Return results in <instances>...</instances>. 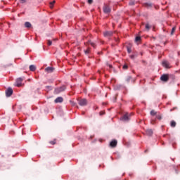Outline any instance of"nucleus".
Here are the masks:
<instances>
[{"label": "nucleus", "mask_w": 180, "mask_h": 180, "mask_svg": "<svg viewBox=\"0 0 180 180\" xmlns=\"http://www.w3.org/2000/svg\"><path fill=\"white\" fill-rule=\"evenodd\" d=\"M65 89H67V87H65V86L64 85L60 87H57L54 90V94L55 95H58V94H61V92H64Z\"/></svg>", "instance_id": "nucleus-1"}, {"label": "nucleus", "mask_w": 180, "mask_h": 180, "mask_svg": "<svg viewBox=\"0 0 180 180\" xmlns=\"http://www.w3.org/2000/svg\"><path fill=\"white\" fill-rule=\"evenodd\" d=\"M150 113V115L153 117L151 118V124H154V123H155V120L154 119V116H157V115L158 114V112L155 111V110H152Z\"/></svg>", "instance_id": "nucleus-2"}, {"label": "nucleus", "mask_w": 180, "mask_h": 180, "mask_svg": "<svg viewBox=\"0 0 180 180\" xmlns=\"http://www.w3.org/2000/svg\"><path fill=\"white\" fill-rule=\"evenodd\" d=\"M78 103L80 105V106H86L88 101L86 98L79 99Z\"/></svg>", "instance_id": "nucleus-3"}, {"label": "nucleus", "mask_w": 180, "mask_h": 180, "mask_svg": "<svg viewBox=\"0 0 180 180\" xmlns=\"http://www.w3.org/2000/svg\"><path fill=\"white\" fill-rule=\"evenodd\" d=\"M25 79L24 77H19L16 79L15 82V86H22V82H23V80Z\"/></svg>", "instance_id": "nucleus-4"}, {"label": "nucleus", "mask_w": 180, "mask_h": 180, "mask_svg": "<svg viewBox=\"0 0 180 180\" xmlns=\"http://www.w3.org/2000/svg\"><path fill=\"white\" fill-rule=\"evenodd\" d=\"M161 81H163V82H168L169 80V75H162L160 77Z\"/></svg>", "instance_id": "nucleus-5"}, {"label": "nucleus", "mask_w": 180, "mask_h": 180, "mask_svg": "<svg viewBox=\"0 0 180 180\" xmlns=\"http://www.w3.org/2000/svg\"><path fill=\"white\" fill-rule=\"evenodd\" d=\"M12 94H13V90L12 89V88H8L6 91V96H7V98H9V96H11Z\"/></svg>", "instance_id": "nucleus-6"}, {"label": "nucleus", "mask_w": 180, "mask_h": 180, "mask_svg": "<svg viewBox=\"0 0 180 180\" xmlns=\"http://www.w3.org/2000/svg\"><path fill=\"white\" fill-rule=\"evenodd\" d=\"M104 37H111V36H113V32L112 31H105L103 32Z\"/></svg>", "instance_id": "nucleus-7"}, {"label": "nucleus", "mask_w": 180, "mask_h": 180, "mask_svg": "<svg viewBox=\"0 0 180 180\" xmlns=\"http://www.w3.org/2000/svg\"><path fill=\"white\" fill-rule=\"evenodd\" d=\"M103 12L104 13H110V7L108 5H105L103 6Z\"/></svg>", "instance_id": "nucleus-8"}, {"label": "nucleus", "mask_w": 180, "mask_h": 180, "mask_svg": "<svg viewBox=\"0 0 180 180\" xmlns=\"http://www.w3.org/2000/svg\"><path fill=\"white\" fill-rule=\"evenodd\" d=\"M64 101V98L63 97H58L56 99H55L54 102L55 103H61Z\"/></svg>", "instance_id": "nucleus-9"}, {"label": "nucleus", "mask_w": 180, "mask_h": 180, "mask_svg": "<svg viewBox=\"0 0 180 180\" xmlns=\"http://www.w3.org/2000/svg\"><path fill=\"white\" fill-rule=\"evenodd\" d=\"M162 65L165 67V68H171V67H169V62H168V60H163Z\"/></svg>", "instance_id": "nucleus-10"}, {"label": "nucleus", "mask_w": 180, "mask_h": 180, "mask_svg": "<svg viewBox=\"0 0 180 180\" xmlns=\"http://www.w3.org/2000/svg\"><path fill=\"white\" fill-rule=\"evenodd\" d=\"M122 119V120H124V122H129V120H130V118L129 117V114H125Z\"/></svg>", "instance_id": "nucleus-11"}, {"label": "nucleus", "mask_w": 180, "mask_h": 180, "mask_svg": "<svg viewBox=\"0 0 180 180\" xmlns=\"http://www.w3.org/2000/svg\"><path fill=\"white\" fill-rule=\"evenodd\" d=\"M110 147L115 148L116 146H117V141L113 140L110 143Z\"/></svg>", "instance_id": "nucleus-12"}, {"label": "nucleus", "mask_w": 180, "mask_h": 180, "mask_svg": "<svg viewBox=\"0 0 180 180\" xmlns=\"http://www.w3.org/2000/svg\"><path fill=\"white\" fill-rule=\"evenodd\" d=\"M46 72H53L54 71V68L53 67H48L45 69Z\"/></svg>", "instance_id": "nucleus-13"}, {"label": "nucleus", "mask_w": 180, "mask_h": 180, "mask_svg": "<svg viewBox=\"0 0 180 180\" xmlns=\"http://www.w3.org/2000/svg\"><path fill=\"white\" fill-rule=\"evenodd\" d=\"M143 6H145V8H147L148 9H150V8H153V4H151V3H145L143 4Z\"/></svg>", "instance_id": "nucleus-14"}, {"label": "nucleus", "mask_w": 180, "mask_h": 180, "mask_svg": "<svg viewBox=\"0 0 180 180\" xmlns=\"http://www.w3.org/2000/svg\"><path fill=\"white\" fill-rule=\"evenodd\" d=\"M25 27L29 29V28L32 27V23L29 22H25Z\"/></svg>", "instance_id": "nucleus-15"}, {"label": "nucleus", "mask_w": 180, "mask_h": 180, "mask_svg": "<svg viewBox=\"0 0 180 180\" xmlns=\"http://www.w3.org/2000/svg\"><path fill=\"white\" fill-rule=\"evenodd\" d=\"M146 134L147 136H153V129H147Z\"/></svg>", "instance_id": "nucleus-16"}, {"label": "nucleus", "mask_w": 180, "mask_h": 180, "mask_svg": "<svg viewBox=\"0 0 180 180\" xmlns=\"http://www.w3.org/2000/svg\"><path fill=\"white\" fill-rule=\"evenodd\" d=\"M30 70H31V71H36V66L35 65H30Z\"/></svg>", "instance_id": "nucleus-17"}, {"label": "nucleus", "mask_w": 180, "mask_h": 180, "mask_svg": "<svg viewBox=\"0 0 180 180\" xmlns=\"http://www.w3.org/2000/svg\"><path fill=\"white\" fill-rule=\"evenodd\" d=\"M145 29L148 31L150 30V29H151V26H150V24L146 23L145 25Z\"/></svg>", "instance_id": "nucleus-18"}, {"label": "nucleus", "mask_w": 180, "mask_h": 180, "mask_svg": "<svg viewBox=\"0 0 180 180\" xmlns=\"http://www.w3.org/2000/svg\"><path fill=\"white\" fill-rule=\"evenodd\" d=\"M170 126L171 127H175V126H176V122L175 121H171Z\"/></svg>", "instance_id": "nucleus-19"}, {"label": "nucleus", "mask_w": 180, "mask_h": 180, "mask_svg": "<svg viewBox=\"0 0 180 180\" xmlns=\"http://www.w3.org/2000/svg\"><path fill=\"white\" fill-rule=\"evenodd\" d=\"M175 30H176V27H174L172 29V32H171V35L172 36V34H174V33H175Z\"/></svg>", "instance_id": "nucleus-20"}, {"label": "nucleus", "mask_w": 180, "mask_h": 180, "mask_svg": "<svg viewBox=\"0 0 180 180\" xmlns=\"http://www.w3.org/2000/svg\"><path fill=\"white\" fill-rule=\"evenodd\" d=\"M52 146H54V144H56V143H57V141L56 139H54L53 141H51L49 142Z\"/></svg>", "instance_id": "nucleus-21"}, {"label": "nucleus", "mask_w": 180, "mask_h": 180, "mask_svg": "<svg viewBox=\"0 0 180 180\" xmlns=\"http://www.w3.org/2000/svg\"><path fill=\"white\" fill-rule=\"evenodd\" d=\"M70 103L71 106H75V105H77V103H75V102H74L73 101H70Z\"/></svg>", "instance_id": "nucleus-22"}, {"label": "nucleus", "mask_w": 180, "mask_h": 180, "mask_svg": "<svg viewBox=\"0 0 180 180\" xmlns=\"http://www.w3.org/2000/svg\"><path fill=\"white\" fill-rule=\"evenodd\" d=\"M140 40H141V37H136L135 38V41H140Z\"/></svg>", "instance_id": "nucleus-23"}, {"label": "nucleus", "mask_w": 180, "mask_h": 180, "mask_svg": "<svg viewBox=\"0 0 180 180\" xmlns=\"http://www.w3.org/2000/svg\"><path fill=\"white\" fill-rule=\"evenodd\" d=\"M156 119H158V120H161V119H162L161 115L157 114Z\"/></svg>", "instance_id": "nucleus-24"}, {"label": "nucleus", "mask_w": 180, "mask_h": 180, "mask_svg": "<svg viewBox=\"0 0 180 180\" xmlns=\"http://www.w3.org/2000/svg\"><path fill=\"white\" fill-rule=\"evenodd\" d=\"M47 44H48V46H51V44H52L51 40H48Z\"/></svg>", "instance_id": "nucleus-25"}, {"label": "nucleus", "mask_w": 180, "mask_h": 180, "mask_svg": "<svg viewBox=\"0 0 180 180\" xmlns=\"http://www.w3.org/2000/svg\"><path fill=\"white\" fill-rule=\"evenodd\" d=\"M122 68H123V70H127V68H129V67L127 66V65H124Z\"/></svg>", "instance_id": "nucleus-26"}, {"label": "nucleus", "mask_w": 180, "mask_h": 180, "mask_svg": "<svg viewBox=\"0 0 180 180\" xmlns=\"http://www.w3.org/2000/svg\"><path fill=\"white\" fill-rule=\"evenodd\" d=\"M89 51H90V50H89V49H88L87 50L84 51V53H85V54H89Z\"/></svg>", "instance_id": "nucleus-27"}, {"label": "nucleus", "mask_w": 180, "mask_h": 180, "mask_svg": "<svg viewBox=\"0 0 180 180\" xmlns=\"http://www.w3.org/2000/svg\"><path fill=\"white\" fill-rule=\"evenodd\" d=\"M130 79H131V77L129 76L127 78V82H129L130 81Z\"/></svg>", "instance_id": "nucleus-28"}, {"label": "nucleus", "mask_w": 180, "mask_h": 180, "mask_svg": "<svg viewBox=\"0 0 180 180\" xmlns=\"http://www.w3.org/2000/svg\"><path fill=\"white\" fill-rule=\"evenodd\" d=\"M130 58H131V60H134V58H135L134 55H131Z\"/></svg>", "instance_id": "nucleus-29"}, {"label": "nucleus", "mask_w": 180, "mask_h": 180, "mask_svg": "<svg viewBox=\"0 0 180 180\" xmlns=\"http://www.w3.org/2000/svg\"><path fill=\"white\" fill-rule=\"evenodd\" d=\"M56 4V1H53L52 2L50 3V5H54Z\"/></svg>", "instance_id": "nucleus-30"}, {"label": "nucleus", "mask_w": 180, "mask_h": 180, "mask_svg": "<svg viewBox=\"0 0 180 180\" xmlns=\"http://www.w3.org/2000/svg\"><path fill=\"white\" fill-rule=\"evenodd\" d=\"M26 1H27V0H20L21 4H25Z\"/></svg>", "instance_id": "nucleus-31"}, {"label": "nucleus", "mask_w": 180, "mask_h": 180, "mask_svg": "<svg viewBox=\"0 0 180 180\" xmlns=\"http://www.w3.org/2000/svg\"><path fill=\"white\" fill-rule=\"evenodd\" d=\"M175 109H177V108L176 107L173 108L172 109L170 110V112H172V110H175Z\"/></svg>", "instance_id": "nucleus-32"}, {"label": "nucleus", "mask_w": 180, "mask_h": 180, "mask_svg": "<svg viewBox=\"0 0 180 180\" xmlns=\"http://www.w3.org/2000/svg\"><path fill=\"white\" fill-rule=\"evenodd\" d=\"M91 46L92 47H94V49H95V44L91 43Z\"/></svg>", "instance_id": "nucleus-33"}, {"label": "nucleus", "mask_w": 180, "mask_h": 180, "mask_svg": "<svg viewBox=\"0 0 180 180\" xmlns=\"http://www.w3.org/2000/svg\"><path fill=\"white\" fill-rule=\"evenodd\" d=\"M53 7H54V5H53V4H52V5L50 4V8H51V9H53Z\"/></svg>", "instance_id": "nucleus-34"}, {"label": "nucleus", "mask_w": 180, "mask_h": 180, "mask_svg": "<svg viewBox=\"0 0 180 180\" xmlns=\"http://www.w3.org/2000/svg\"><path fill=\"white\" fill-rule=\"evenodd\" d=\"M129 5H134V1L129 2Z\"/></svg>", "instance_id": "nucleus-35"}, {"label": "nucleus", "mask_w": 180, "mask_h": 180, "mask_svg": "<svg viewBox=\"0 0 180 180\" xmlns=\"http://www.w3.org/2000/svg\"><path fill=\"white\" fill-rule=\"evenodd\" d=\"M127 51H128V53H131V49H127Z\"/></svg>", "instance_id": "nucleus-36"}, {"label": "nucleus", "mask_w": 180, "mask_h": 180, "mask_svg": "<svg viewBox=\"0 0 180 180\" xmlns=\"http://www.w3.org/2000/svg\"><path fill=\"white\" fill-rule=\"evenodd\" d=\"M88 4H91V0H88Z\"/></svg>", "instance_id": "nucleus-37"}, {"label": "nucleus", "mask_w": 180, "mask_h": 180, "mask_svg": "<svg viewBox=\"0 0 180 180\" xmlns=\"http://www.w3.org/2000/svg\"><path fill=\"white\" fill-rule=\"evenodd\" d=\"M108 67H110V68H112V65H108Z\"/></svg>", "instance_id": "nucleus-38"}, {"label": "nucleus", "mask_w": 180, "mask_h": 180, "mask_svg": "<svg viewBox=\"0 0 180 180\" xmlns=\"http://www.w3.org/2000/svg\"><path fill=\"white\" fill-rule=\"evenodd\" d=\"M100 115H103V112H100Z\"/></svg>", "instance_id": "nucleus-39"}, {"label": "nucleus", "mask_w": 180, "mask_h": 180, "mask_svg": "<svg viewBox=\"0 0 180 180\" xmlns=\"http://www.w3.org/2000/svg\"><path fill=\"white\" fill-rule=\"evenodd\" d=\"M91 4H92V0H91Z\"/></svg>", "instance_id": "nucleus-40"}]
</instances>
